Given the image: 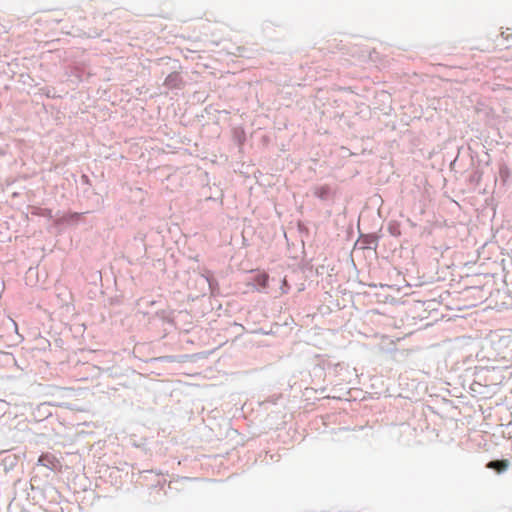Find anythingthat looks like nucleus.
Here are the masks:
<instances>
[{
	"label": "nucleus",
	"mask_w": 512,
	"mask_h": 512,
	"mask_svg": "<svg viewBox=\"0 0 512 512\" xmlns=\"http://www.w3.org/2000/svg\"><path fill=\"white\" fill-rule=\"evenodd\" d=\"M38 465L44 466L51 471H57L61 468L59 459L51 453H43L38 458Z\"/></svg>",
	"instance_id": "obj_2"
},
{
	"label": "nucleus",
	"mask_w": 512,
	"mask_h": 512,
	"mask_svg": "<svg viewBox=\"0 0 512 512\" xmlns=\"http://www.w3.org/2000/svg\"><path fill=\"white\" fill-rule=\"evenodd\" d=\"M206 281L209 285V289H210L211 293H214L215 289L217 287L216 280L212 276H206Z\"/></svg>",
	"instance_id": "obj_7"
},
{
	"label": "nucleus",
	"mask_w": 512,
	"mask_h": 512,
	"mask_svg": "<svg viewBox=\"0 0 512 512\" xmlns=\"http://www.w3.org/2000/svg\"><path fill=\"white\" fill-rule=\"evenodd\" d=\"M313 195L322 202L332 205L335 202L337 189L330 185H318L313 187Z\"/></svg>",
	"instance_id": "obj_1"
},
{
	"label": "nucleus",
	"mask_w": 512,
	"mask_h": 512,
	"mask_svg": "<svg viewBox=\"0 0 512 512\" xmlns=\"http://www.w3.org/2000/svg\"><path fill=\"white\" fill-rule=\"evenodd\" d=\"M269 276L267 273H258L253 277V283L258 290H265L268 286Z\"/></svg>",
	"instance_id": "obj_4"
},
{
	"label": "nucleus",
	"mask_w": 512,
	"mask_h": 512,
	"mask_svg": "<svg viewBox=\"0 0 512 512\" xmlns=\"http://www.w3.org/2000/svg\"><path fill=\"white\" fill-rule=\"evenodd\" d=\"M364 244L368 247V248H376L377 245H378V239L375 235H366L364 237Z\"/></svg>",
	"instance_id": "obj_6"
},
{
	"label": "nucleus",
	"mask_w": 512,
	"mask_h": 512,
	"mask_svg": "<svg viewBox=\"0 0 512 512\" xmlns=\"http://www.w3.org/2000/svg\"><path fill=\"white\" fill-rule=\"evenodd\" d=\"M487 467L490 468V469L495 470L497 473H502V472L507 470L508 462L506 460L490 461L487 464Z\"/></svg>",
	"instance_id": "obj_5"
},
{
	"label": "nucleus",
	"mask_w": 512,
	"mask_h": 512,
	"mask_svg": "<svg viewBox=\"0 0 512 512\" xmlns=\"http://www.w3.org/2000/svg\"><path fill=\"white\" fill-rule=\"evenodd\" d=\"M183 84L182 77L178 72L170 73L164 81V85L168 89H181Z\"/></svg>",
	"instance_id": "obj_3"
}]
</instances>
